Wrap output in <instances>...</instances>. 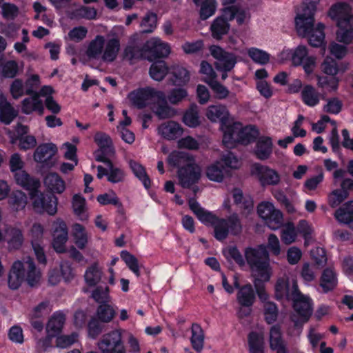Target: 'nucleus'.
I'll use <instances>...</instances> for the list:
<instances>
[{
	"instance_id": "1",
	"label": "nucleus",
	"mask_w": 353,
	"mask_h": 353,
	"mask_svg": "<svg viewBox=\"0 0 353 353\" xmlns=\"http://www.w3.org/2000/svg\"><path fill=\"white\" fill-rule=\"evenodd\" d=\"M275 296L277 299L293 301L294 312L291 319L295 326L302 325L309 320L313 311L312 299L299 291L294 279L286 275L278 279L275 284Z\"/></svg>"
},
{
	"instance_id": "2",
	"label": "nucleus",
	"mask_w": 353,
	"mask_h": 353,
	"mask_svg": "<svg viewBox=\"0 0 353 353\" xmlns=\"http://www.w3.org/2000/svg\"><path fill=\"white\" fill-rule=\"evenodd\" d=\"M321 0H303L294 19L295 28L299 35L307 37L309 43L316 48H325V25L315 24L314 16Z\"/></svg>"
},
{
	"instance_id": "3",
	"label": "nucleus",
	"mask_w": 353,
	"mask_h": 353,
	"mask_svg": "<svg viewBox=\"0 0 353 353\" xmlns=\"http://www.w3.org/2000/svg\"><path fill=\"white\" fill-rule=\"evenodd\" d=\"M245 256L254 279V285L257 295L261 301L268 302L269 296L265 290L263 283L270 281L272 275V268L265 248L261 245L258 248H247Z\"/></svg>"
},
{
	"instance_id": "4",
	"label": "nucleus",
	"mask_w": 353,
	"mask_h": 353,
	"mask_svg": "<svg viewBox=\"0 0 353 353\" xmlns=\"http://www.w3.org/2000/svg\"><path fill=\"white\" fill-rule=\"evenodd\" d=\"M196 216L203 224L213 227L214 236L219 241L225 239L230 234L236 236L242 232V223L236 213L226 219H220L212 212L203 208Z\"/></svg>"
},
{
	"instance_id": "5",
	"label": "nucleus",
	"mask_w": 353,
	"mask_h": 353,
	"mask_svg": "<svg viewBox=\"0 0 353 353\" xmlns=\"http://www.w3.org/2000/svg\"><path fill=\"white\" fill-rule=\"evenodd\" d=\"M120 48L121 43L117 37L106 39L97 35L88 44L85 54L90 60L111 63L117 59Z\"/></svg>"
},
{
	"instance_id": "6",
	"label": "nucleus",
	"mask_w": 353,
	"mask_h": 353,
	"mask_svg": "<svg viewBox=\"0 0 353 353\" xmlns=\"http://www.w3.org/2000/svg\"><path fill=\"white\" fill-rule=\"evenodd\" d=\"M169 163L179 167L178 178L181 185L189 188L198 181L201 176V168L186 152L174 151L168 157Z\"/></svg>"
},
{
	"instance_id": "7",
	"label": "nucleus",
	"mask_w": 353,
	"mask_h": 353,
	"mask_svg": "<svg viewBox=\"0 0 353 353\" xmlns=\"http://www.w3.org/2000/svg\"><path fill=\"white\" fill-rule=\"evenodd\" d=\"M40 279V271L36 268L32 259L27 258L13 263L8 276V285L10 288L16 290L23 281H26L29 285L35 286Z\"/></svg>"
},
{
	"instance_id": "8",
	"label": "nucleus",
	"mask_w": 353,
	"mask_h": 353,
	"mask_svg": "<svg viewBox=\"0 0 353 353\" xmlns=\"http://www.w3.org/2000/svg\"><path fill=\"white\" fill-rule=\"evenodd\" d=\"M259 136V131L255 126L243 127L240 123H234L224 130L223 143L227 148H232L236 143L248 144L254 141Z\"/></svg>"
},
{
	"instance_id": "9",
	"label": "nucleus",
	"mask_w": 353,
	"mask_h": 353,
	"mask_svg": "<svg viewBox=\"0 0 353 353\" xmlns=\"http://www.w3.org/2000/svg\"><path fill=\"white\" fill-rule=\"evenodd\" d=\"M278 60L281 63L291 61L294 66L302 65L305 72L309 74L315 68L316 59L308 55L306 46L300 45L294 49L284 48L278 54Z\"/></svg>"
},
{
	"instance_id": "10",
	"label": "nucleus",
	"mask_w": 353,
	"mask_h": 353,
	"mask_svg": "<svg viewBox=\"0 0 353 353\" xmlns=\"http://www.w3.org/2000/svg\"><path fill=\"white\" fill-rule=\"evenodd\" d=\"M128 99L138 108L165 102L163 92L151 87H146L131 92Z\"/></svg>"
},
{
	"instance_id": "11",
	"label": "nucleus",
	"mask_w": 353,
	"mask_h": 353,
	"mask_svg": "<svg viewBox=\"0 0 353 353\" xmlns=\"http://www.w3.org/2000/svg\"><path fill=\"white\" fill-rule=\"evenodd\" d=\"M257 212L271 230H277L283 225V213L272 202L260 203L257 206Z\"/></svg>"
},
{
	"instance_id": "12",
	"label": "nucleus",
	"mask_w": 353,
	"mask_h": 353,
	"mask_svg": "<svg viewBox=\"0 0 353 353\" xmlns=\"http://www.w3.org/2000/svg\"><path fill=\"white\" fill-rule=\"evenodd\" d=\"M250 174L262 186L277 185L281 181L280 174L268 165L255 163L251 165Z\"/></svg>"
},
{
	"instance_id": "13",
	"label": "nucleus",
	"mask_w": 353,
	"mask_h": 353,
	"mask_svg": "<svg viewBox=\"0 0 353 353\" xmlns=\"http://www.w3.org/2000/svg\"><path fill=\"white\" fill-rule=\"evenodd\" d=\"M211 55L216 60L215 67L217 70L221 71V79L225 80L228 77L227 72L230 71L236 63V58L234 54L225 52L218 46L210 47Z\"/></svg>"
},
{
	"instance_id": "14",
	"label": "nucleus",
	"mask_w": 353,
	"mask_h": 353,
	"mask_svg": "<svg viewBox=\"0 0 353 353\" xmlns=\"http://www.w3.org/2000/svg\"><path fill=\"white\" fill-rule=\"evenodd\" d=\"M32 201L33 208L37 212H46L49 215H54L57 211V198L51 194H46L37 189L30 192Z\"/></svg>"
},
{
	"instance_id": "15",
	"label": "nucleus",
	"mask_w": 353,
	"mask_h": 353,
	"mask_svg": "<svg viewBox=\"0 0 353 353\" xmlns=\"http://www.w3.org/2000/svg\"><path fill=\"white\" fill-rule=\"evenodd\" d=\"M125 330L119 329L105 334L99 342L98 347L103 353H125L121 336Z\"/></svg>"
},
{
	"instance_id": "16",
	"label": "nucleus",
	"mask_w": 353,
	"mask_h": 353,
	"mask_svg": "<svg viewBox=\"0 0 353 353\" xmlns=\"http://www.w3.org/2000/svg\"><path fill=\"white\" fill-rule=\"evenodd\" d=\"M93 139L98 146L93 153L95 160L98 162H106L107 159L114 154V148L110 137L101 131H97Z\"/></svg>"
},
{
	"instance_id": "17",
	"label": "nucleus",
	"mask_w": 353,
	"mask_h": 353,
	"mask_svg": "<svg viewBox=\"0 0 353 353\" xmlns=\"http://www.w3.org/2000/svg\"><path fill=\"white\" fill-rule=\"evenodd\" d=\"M57 147L52 143L40 144L34 150V160L43 167L51 168L55 163L54 156L57 153Z\"/></svg>"
},
{
	"instance_id": "18",
	"label": "nucleus",
	"mask_w": 353,
	"mask_h": 353,
	"mask_svg": "<svg viewBox=\"0 0 353 353\" xmlns=\"http://www.w3.org/2000/svg\"><path fill=\"white\" fill-rule=\"evenodd\" d=\"M146 59L152 61L155 59L165 57L170 53V45L159 37H152L145 43Z\"/></svg>"
},
{
	"instance_id": "19",
	"label": "nucleus",
	"mask_w": 353,
	"mask_h": 353,
	"mask_svg": "<svg viewBox=\"0 0 353 353\" xmlns=\"http://www.w3.org/2000/svg\"><path fill=\"white\" fill-rule=\"evenodd\" d=\"M52 232V246L58 253H63L66 251L65 243L68 239V227L65 221L57 219L54 221Z\"/></svg>"
},
{
	"instance_id": "20",
	"label": "nucleus",
	"mask_w": 353,
	"mask_h": 353,
	"mask_svg": "<svg viewBox=\"0 0 353 353\" xmlns=\"http://www.w3.org/2000/svg\"><path fill=\"white\" fill-rule=\"evenodd\" d=\"M205 117L212 123H220L221 129L224 133V130L230 125H227L230 117L227 107L223 104L209 105L205 110Z\"/></svg>"
},
{
	"instance_id": "21",
	"label": "nucleus",
	"mask_w": 353,
	"mask_h": 353,
	"mask_svg": "<svg viewBox=\"0 0 353 353\" xmlns=\"http://www.w3.org/2000/svg\"><path fill=\"white\" fill-rule=\"evenodd\" d=\"M29 129L27 126L18 124L16 127V135L10 136L12 143L18 142L20 150H28L34 148L37 145L34 136L28 134Z\"/></svg>"
},
{
	"instance_id": "22",
	"label": "nucleus",
	"mask_w": 353,
	"mask_h": 353,
	"mask_svg": "<svg viewBox=\"0 0 353 353\" xmlns=\"http://www.w3.org/2000/svg\"><path fill=\"white\" fill-rule=\"evenodd\" d=\"M327 15L336 23L343 21H353L352 7L346 2H337L332 5Z\"/></svg>"
},
{
	"instance_id": "23",
	"label": "nucleus",
	"mask_w": 353,
	"mask_h": 353,
	"mask_svg": "<svg viewBox=\"0 0 353 353\" xmlns=\"http://www.w3.org/2000/svg\"><path fill=\"white\" fill-rule=\"evenodd\" d=\"M107 168H104L101 165L97 166V178L101 179L103 176H107L109 182L117 183L124 181L125 173L121 168L115 166L113 163L107 159Z\"/></svg>"
},
{
	"instance_id": "24",
	"label": "nucleus",
	"mask_w": 353,
	"mask_h": 353,
	"mask_svg": "<svg viewBox=\"0 0 353 353\" xmlns=\"http://www.w3.org/2000/svg\"><path fill=\"white\" fill-rule=\"evenodd\" d=\"M255 299L254 290L250 284L245 285L239 288L237 293V300L239 304L246 309L241 308L239 310L241 317L248 316L250 313V307L252 305Z\"/></svg>"
},
{
	"instance_id": "25",
	"label": "nucleus",
	"mask_w": 353,
	"mask_h": 353,
	"mask_svg": "<svg viewBox=\"0 0 353 353\" xmlns=\"http://www.w3.org/2000/svg\"><path fill=\"white\" fill-rule=\"evenodd\" d=\"M158 133L165 139L174 140L183 134V128L179 123L169 121L158 127Z\"/></svg>"
},
{
	"instance_id": "26",
	"label": "nucleus",
	"mask_w": 353,
	"mask_h": 353,
	"mask_svg": "<svg viewBox=\"0 0 353 353\" xmlns=\"http://www.w3.org/2000/svg\"><path fill=\"white\" fill-rule=\"evenodd\" d=\"M40 91L34 92L31 97L25 98L21 102V110L24 114H30L37 112L40 115L44 112V106L40 99Z\"/></svg>"
},
{
	"instance_id": "27",
	"label": "nucleus",
	"mask_w": 353,
	"mask_h": 353,
	"mask_svg": "<svg viewBox=\"0 0 353 353\" xmlns=\"http://www.w3.org/2000/svg\"><path fill=\"white\" fill-rule=\"evenodd\" d=\"M336 40L337 42L351 45L353 43V21L336 23Z\"/></svg>"
},
{
	"instance_id": "28",
	"label": "nucleus",
	"mask_w": 353,
	"mask_h": 353,
	"mask_svg": "<svg viewBox=\"0 0 353 353\" xmlns=\"http://www.w3.org/2000/svg\"><path fill=\"white\" fill-rule=\"evenodd\" d=\"M234 202L242 210L243 214H249L253 211L254 202L249 195H244L239 188H234L231 191Z\"/></svg>"
},
{
	"instance_id": "29",
	"label": "nucleus",
	"mask_w": 353,
	"mask_h": 353,
	"mask_svg": "<svg viewBox=\"0 0 353 353\" xmlns=\"http://www.w3.org/2000/svg\"><path fill=\"white\" fill-rule=\"evenodd\" d=\"M223 16L230 21L236 19L239 25L248 22L250 18L249 11L239 6H232L224 8Z\"/></svg>"
},
{
	"instance_id": "30",
	"label": "nucleus",
	"mask_w": 353,
	"mask_h": 353,
	"mask_svg": "<svg viewBox=\"0 0 353 353\" xmlns=\"http://www.w3.org/2000/svg\"><path fill=\"white\" fill-rule=\"evenodd\" d=\"M65 321V316L62 312H56L50 318L47 325L46 332L49 337H54L59 334Z\"/></svg>"
},
{
	"instance_id": "31",
	"label": "nucleus",
	"mask_w": 353,
	"mask_h": 353,
	"mask_svg": "<svg viewBox=\"0 0 353 353\" xmlns=\"http://www.w3.org/2000/svg\"><path fill=\"white\" fill-rule=\"evenodd\" d=\"M273 143L269 137H261L256 142L254 153L260 160L268 159L272 152Z\"/></svg>"
},
{
	"instance_id": "32",
	"label": "nucleus",
	"mask_w": 353,
	"mask_h": 353,
	"mask_svg": "<svg viewBox=\"0 0 353 353\" xmlns=\"http://www.w3.org/2000/svg\"><path fill=\"white\" fill-rule=\"evenodd\" d=\"M71 236L74 244L79 249H84L89 240V235L85 228L80 223H74L72 225Z\"/></svg>"
},
{
	"instance_id": "33",
	"label": "nucleus",
	"mask_w": 353,
	"mask_h": 353,
	"mask_svg": "<svg viewBox=\"0 0 353 353\" xmlns=\"http://www.w3.org/2000/svg\"><path fill=\"white\" fill-rule=\"evenodd\" d=\"M182 121L189 128H194L199 126L202 123V117L199 107L195 104L190 105L185 111Z\"/></svg>"
},
{
	"instance_id": "34",
	"label": "nucleus",
	"mask_w": 353,
	"mask_h": 353,
	"mask_svg": "<svg viewBox=\"0 0 353 353\" xmlns=\"http://www.w3.org/2000/svg\"><path fill=\"white\" fill-rule=\"evenodd\" d=\"M72 208L74 214L82 221L89 218L88 207L85 198L81 194H76L72 199Z\"/></svg>"
},
{
	"instance_id": "35",
	"label": "nucleus",
	"mask_w": 353,
	"mask_h": 353,
	"mask_svg": "<svg viewBox=\"0 0 353 353\" xmlns=\"http://www.w3.org/2000/svg\"><path fill=\"white\" fill-rule=\"evenodd\" d=\"M14 179L18 185L32 192L39 188L40 183L39 180L32 178L23 170L14 174Z\"/></svg>"
},
{
	"instance_id": "36",
	"label": "nucleus",
	"mask_w": 353,
	"mask_h": 353,
	"mask_svg": "<svg viewBox=\"0 0 353 353\" xmlns=\"http://www.w3.org/2000/svg\"><path fill=\"white\" fill-rule=\"evenodd\" d=\"M301 100L306 105L314 107L320 103L321 94L311 85H305L301 92Z\"/></svg>"
},
{
	"instance_id": "37",
	"label": "nucleus",
	"mask_w": 353,
	"mask_h": 353,
	"mask_svg": "<svg viewBox=\"0 0 353 353\" xmlns=\"http://www.w3.org/2000/svg\"><path fill=\"white\" fill-rule=\"evenodd\" d=\"M227 173L228 170L219 161L208 165L205 171L206 176L210 181L219 183L223 181Z\"/></svg>"
},
{
	"instance_id": "38",
	"label": "nucleus",
	"mask_w": 353,
	"mask_h": 353,
	"mask_svg": "<svg viewBox=\"0 0 353 353\" xmlns=\"http://www.w3.org/2000/svg\"><path fill=\"white\" fill-rule=\"evenodd\" d=\"M46 188L54 193L61 194L65 189L64 181L56 173H49L44 179Z\"/></svg>"
},
{
	"instance_id": "39",
	"label": "nucleus",
	"mask_w": 353,
	"mask_h": 353,
	"mask_svg": "<svg viewBox=\"0 0 353 353\" xmlns=\"http://www.w3.org/2000/svg\"><path fill=\"white\" fill-rule=\"evenodd\" d=\"M171 81L174 85H185L190 79V72L181 65H173L170 68Z\"/></svg>"
},
{
	"instance_id": "40",
	"label": "nucleus",
	"mask_w": 353,
	"mask_h": 353,
	"mask_svg": "<svg viewBox=\"0 0 353 353\" xmlns=\"http://www.w3.org/2000/svg\"><path fill=\"white\" fill-rule=\"evenodd\" d=\"M103 277L102 268L97 263H94L85 270L84 278L85 281L89 286L97 285Z\"/></svg>"
},
{
	"instance_id": "41",
	"label": "nucleus",
	"mask_w": 353,
	"mask_h": 353,
	"mask_svg": "<svg viewBox=\"0 0 353 353\" xmlns=\"http://www.w3.org/2000/svg\"><path fill=\"white\" fill-rule=\"evenodd\" d=\"M17 116V112L8 102L6 98L0 95V120L5 124H10Z\"/></svg>"
},
{
	"instance_id": "42",
	"label": "nucleus",
	"mask_w": 353,
	"mask_h": 353,
	"mask_svg": "<svg viewBox=\"0 0 353 353\" xmlns=\"http://www.w3.org/2000/svg\"><path fill=\"white\" fill-rule=\"evenodd\" d=\"M53 92L52 87L45 85L40 90V95L45 97L46 108L53 114H58L61 111V106L52 97Z\"/></svg>"
},
{
	"instance_id": "43",
	"label": "nucleus",
	"mask_w": 353,
	"mask_h": 353,
	"mask_svg": "<svg viewBox=\"0 0 353 353\" xmlns=\"http://www.w3.org/2000/svg\"><path fill=\"white\" fill-rule=\"evenodd\" d=\"M337 283L336 275L333 270L328 268L323 271L320 281V286L324 292L334 290Z\"/></svg>"
},
{
	"instance_id": "44",
	"label": "nucleus",
	"mask_w": 353,
	"mask_h": 353,
	"mask_svg": "<svg viewBox=\"0 0 353 353\" xmlns=\"http://www.w3.org/2000/svg\"><path fill=\"white\" fill-rule=\"evenodd\" d=\"M336 219L342 223H353V201L346 203L339 208L334 214Z\"/></svg>"
},
{
	"instance_id": "45",
	"label": "nucleus",
	"mask_w": 353,
	"mask_h": 353,
	"mask_svg": "<svg viewBox=\"0 0 353 353\" xmlns=\"http://www.w3.org/2000/svg\"><path fill=\"white\" fill-rule=\"evenodd\" d=\"M225 17H217L211 26V31L214 39H220L223 35L228 33L230 25Z\"/></svg>"
},
{
	"instance_id": "46",
	"label": "nucleus",
	"mask_w": 353,
	"mask_h": 353,
	"mask_svg": "<svg viewBox=\"0 0 353 353\" xmlns=\"http://www.w3.org/2000/svg\"><path fill=\"white\" fill-rule=\"evenodd\" d=\"M191 343L197 352H201L204 345V333L201 327L196 323L192 325Z\"/></svg>"
},
{
	"instance_id": "47",
	"label": "nucleus",
	"mask_w": 353,
	"mask_h": 353,
	"mask_svg": "<svg viewBox=\"0 0 353 353\" xmlns=\"http://www.w3.org/2000/svg\"><path fill=\"white\" fill-rule=\"evenodd\" d=\"M246 52L252 61L257 64L265 65L270 61V54L262 49L250 47L246 49Z\"/></svg>"
},
{
	"instance_id": "48",
	"label": "nucleus",
	"mask_w": 353,
	"mask_h": 353,
	"mask_svg": "<svg viewBox=\"0 0 353 353\" xmlns=\"http://www.w3.org/2000/svg\"><path fill=\"white\" fill-rule=\"evenodd\" d=\"M8 203L14 211L22 210L27 204V196L20 190L13 191L9 197Z\"/></svg>"
},
{
	"instance_id": "49",
	"label": "nucleus",
	"mask_w": 353,
	"mask_h": 353,
	"mask_svg": "<svg viewBox=\"0 0 353 353\" xmlns=\"http://www.w3.org/2000/svg\"><path fill=\"white\" fill-rule=\"evenodd\" d=\"M248 345L250 353H263V335L252 332L248 336Z\"/></svg>"
},
{
	"instance_id": "50",
	"label": "nucleus",
	"mask_w": 353,
	"mask_h": 353,
	"mask_svg": "<svg viewBox=\"0 0 353 353\" xmlns=\"http://www.w3.org/2000/svg\"><path fill=\"white\" fill-rule=\"evenodd\" d=\"M270 346L272 350L286 347L283 339L281 328L278 325H273L270 330Z\"/></svg>"
},
{
	"instance_id": "51",
	"label": "nucleus",
	"mask_w": 353,
	"mask_h": 353,
	"mask_svg": "<svg viewBox=\"0 0 353 353\" xmlns=\"http://www.w3.org/2000/svg\"><path fill=\"white\" fill-rule=\"evenodd\" d=\"M298 236V232L294 223H285L281 231V239L282 241L290 245L296 241Z\"/></svg>"
},
{
	"instance_id": "52",
	"label": "nucleus",
	"mask_w": 353,
	"mask_h": 353,
	"mask_svg": "<svg viewBox=\"0 0 353 353\" xmlns=\"http://www.w3.org/2000/svg\"><path fill=\"white\" fill-rule=\"evenodd\" d=\"M129 166L134 174L143 183L144 186L148 188L150 185V181L146 174L145 168L139 162L130 160Z\"/></svg>"
},
{
	"instance_id": "53",
	"label": "nucleus",
	"mask_w": 353,
	"mask_h": 353,
	"mask_svg": "<svg viewBox=\"0 0 353 353\" xmlns=\"http://www.w3.org/2000/svg\"><path fill=\"white\" fill-rule=\"evenodd\" d=\"M146 56L147 52L145 50V45L142 48H140L134 44H129L124 50V57L130 61L139 59H146Z\"/></svg>"
},
{
	"instance_id": "54",
	"label": "nucleus",
	"mask_w": 353,
	"mask_h": 353,
	"mask_svg": "<svg viewBox=\"0 0 353 353\" xmlns=\"http://www.w3.org/2000/svg\"><path fill=\"white\" fill-rule=\"evenodd\" d=\"M168 68L163 61H157L152 64L150 68V75L155 81H161L167 74Z\"/></svg>"
},
{
	"instance_id": "55",
	"label": "nucleus",
	"mask_w": 353,
	"mask_h": 353,
	"mask_svg": "<svg viewBox=\"0 0 353 353\" xmlns=\"http://www.w3.org/2000/svg\"><path fill=\"white\" fill-rule=\"evenodd\" d=\"M317 85L321 89H326L328 92H335L339 88V79L337 77H332L329 78L325 76L318 75Z\"/></svg>"
},
{
	"instance_id": "56",
	"label": "nucleus",
	"mask_w": 353,
	"mask_h": 353,
	"mask_svg": "<svg viewBox=\"0 0 353 353\" xmlns=\"http://www.w3.org/2000/svg\"><path fill=\"white\" fill-rule=\"evenodd\" d=\"M323 73L334 77L340 71L337 61L330 56H327L321 65Z\"/></svg>"
},
{
	"instance_id": "57",
	"label": "nucleus",
	"mask_w": 353,
	"mask_h": 353,
	"mask_svg": "<svg viewBox=\"0 0 353 353\" xmlns=\"http://www.w3.org/2000/svg\"><path fill=\"white\" fill-rule=\"evenodd\" d=\"M121 259L128 268L137 276H139L140 270L137 258L127 250H122L120 253Z\"/></svg>"
},
{
	"instance_id": "58",
	"label": "nucleus",
	"mask_w": 353,
	"mask_h": 353,
	"mask_svg": "<svg viewBox=\"0 0 353 353\" xmlns=\"http://www.w3.org/2000/svg\"><path fill=\"white\" fill-rule=\"evenodd\" d=\"M0 69L2 74L8 78L14 77L18 72L19 65L16 61H2L0 60Z\"/></svg>"
},
{
	"instance_id": "59",
	"label": "nucleus",
	"mask_w": 353,
	"mask_h": 353,
	"mask_svg": "<svg viewBox=\"0 0 353 353\" xmlns=\"http://www.w3.org/2000/svg\"><path fill=\"white\" fill-rule=\"evenodd\" d=\"M2 17L7 21L15 19L19 14V8L11 3L5 2L1 6Z\"/></svg>"
},
{
	"instance_id": "60",
	"label": "nucleus",
	"mask_w": 353,
	"mask_h": 353,
	"mask_svg": "<svg viewBox=\"0 0 353 353\" xmlns=\"http://www.w3.org/2000/svg\"><path fill=\"white\" fill-rule=\"evenodd\" d=\"M114 314L115 312L113 307L107 303L99 305L97 312L98 319L104 323L111 321Z\"/></svg>"
},
{
	"instance_id": "61",
	"label": "nucleus",
	"mask_w": 353,
	"mask_h": 353,
	"mask_svg": "<svg viewBox=\"0 0 353 353\" xmlns=\"http://www.w3.org/2000/svg\"><path fill=\"white\" fill-rule=\"evenodd\" d=\"M347 45L332 41L330 43L328 50L331 55L337 59H343L348 53Z\"/></svg>"
},
{
	"instance_id": "62",
	"label": "nucleus",
	"mask_w": 353,
	"mask_h": 353,
	"mask_svg": "<svg viewBox=\"0 0 353 353\" xmlns=\"http://www.w3.org/2000/svg\"><path fill=\"white\" fill-rule=\"evenodd\" d=\"M264 316L266 322L269 324L276 321L278 317V308L273 302L268 301L263 305Z\"/></svg>"
},
{
	"instance_id": "63",
	"label": "nucleus",
	"mask_w": 353,
	"mask_h": 353,
	"mask_svg": "<svg viewBox=\"0 0 353 353\" xmlns=\"http://www.w3.org/2000/svg\"><path fill=\"white\" fill-rule=\"evenodd\" d=\"M97 200L102 205H114L117 207H121L122 205L114 192L99 194L97 197Z\"/></svg>"
},
{
	"instance_id": "64",
	"label": "nucleus",
	"mask_w": 353,
	"mask_h": 353,
	"mask_svg": "<svg viewBox=\"0 0 353 353\" xmlns=\"http://www.w3.org/2000/svg\"><path fill=\"white\" fill-rule=\"evenodd\" d=\"M50 311L51 307L49 301H42L31 310L30 317L32 319H39L48 314Z\"/></svg>"
}]
</instances>
